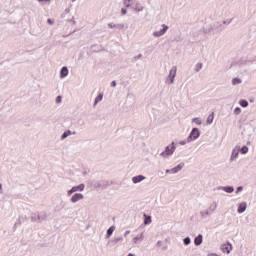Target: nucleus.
Returning a JSON list of instances; mask_svg holds the SVG:
<instances>
[{
	"mask_svg": "<svg viewBox=\"0 0 256 256\" xmlns=\"http://www.w3.org/2000/svg\"><path fill=\"white\" fill-rule=\"evenodd\" d=\"M143 57L142 54H139L138 56L135 57V59H141Z\"/></svg>",
	"mask_w": 256,
	"mask_h": 256,
	"instance_id": "46",
	"label": "nucleus"
},
{
	"mask_svg": "<svg viewBox=\"0 0 256 256\" xmlns=\"http://www.w3.org/2000/svg\"><path fill=\"white\" fill-rule=\"evenodd\" d=\"M61 101H62L61 96H57V97H56V103H61Z\"/></svg>",
	"mask_w": 256,
	"mask_h": 256,
	"instance_id": "40",
	"label": "nucleus"
},
{
	"mask_svg": "<svg viewBox=\"0 0 256 256\" xmlns=\"http://www.w3.org/2000/svg\"><path fill=\"white\" fill-rule=\"evenodd\" d=\"M184 245H191V238H189V237H186V238H184Z\"/></svg>",
	"mask_w": 256,
	"mask_h": 256,
	"instance_id": "32",
	"label": "nucleus"
},
{
	"mask_svg": "<svg viewBox=\"0 0 256 256\" xmlns=\"http://www.w3.org/2000/svg\"><path fill=\"white\" fill-rule=\"evenodd\" d=\"M203 243V235L199 234L195 239H194V244L199 246Z\"/></svg>",
	"mask_w": 256,
	"mask_h": 256,
	"instance_id": "18",
	"label": "nucleus"
},
{
	"mask_svg": "<svg viewBox=\"0 0 256 256\" xmlns=\"http://www.w3.org/2000/svg\"><path fill=\"white\" fill-rule=\"evenodd\" d=\"M166 173H171V169H167V170H166Z\"/></svg>",
	"mask_w": 256,
	"mask_h": 256,
	"instance_id": "48",
	"label": "nucleus"
},
{
	"mask_svg": "<svg viewBox=\"0 0 256 256\" xmlns=\"http://www.w3.org/2000/svg\"><path fill=\"white\" fill-rule=\"evenodd\" d=\"M133 2V0H123L125 7H127L128 9L133 7Z\"/></svg>",
	"mask_w": 256,
	"mask_h": 256,
	"instance_id": "24",
	"label": "nucleus"
},
{
	"mask_svg": "<svg viewBox=\"0 0 256 256\" xmlns=\"http://www.w3.org/2000/svg\"><path fill=\"white\" fill-rule=\"evenodd\" d=\"M130 233H131V231L127 230V231L124 233V237H127Z\"/></svg>",
	"mask_w": 256,
	"mask_h": 256,
	"instance_id": "45",
	"label": "nucleus"
},
{
	"mask_svg": "<svg viewBox=\"0 0 256 256\" xmlns=\"http://www.w3.org/2000/svg\"><path fill=\"white\" fill-rule=\"evenodd\" d=\"M241 191H243V186H239V187L236 189V194H237V193H241Z\"/></svg>",
	"mask_w": 256,
	"mask_h": 256,
	"instance_id": "38",
	"label": "nucleus"
},
{
	"mask_svg": "<svg viewBox=\"0 0 256 256\" xmlns=\"http://www.w3.org/2000/svg\"><path fill=\"white\" fill-rule=\"evenodd\" d=\"M113 241L117 245V243H119L120 241H123V237L115 238Z\"/></svg>",
	"mask_w": 256,
	"mask_h": 256,
	"instance_id": "36",
	"label": "nucleus"
},
{
	"mask_svg": "<svg viewBox=\"0 0 256 256\" xmlns=\"http://www.w3.org/2000/svg\"><path fill=\"white\" fill-rule=\"evenodd\" d=\"M77 22H73L74 25H76Z\"/></svg>",
	"mask_w": 256,
	"mask_h": 256,
	"instance_id": "50",
	"label": "nucleus"
},
{
	"mask_svg": "<svg viewBox=\"0 0 256 256\" xmlns=\"http://www.w3.org/2000/svg\"><path fill=\"white\" fill-rule=\"evenodd\" d=\"M130 9H132V11H135V13H141V11H143L145 9V7H143V5H141V2L134 1L132 3V6H130Z\"/></svg>",
	"mask_w": 256,
	"mask_h": 256,
	"instance_id": "6",
	"label": "nucleus"
},
{
	"mask_svg": "<svg viewBox=\"0 0 256 256\" xmlns=\"http://www.w3.org/2000/svg\"><path fill=\"white\" fill-rule=\"evenodd\" d=\"M241 151V147L235 146L232 150L231 156H230V162L233 163V161H237V157H239V153Z\"/></svg>",
	"mask_w": 256,
	"mask_h": 256,
	"instance_id": "7",
	"label": "nucleus"
},
{
	"mask_svg": "<svg viewBox=\"0 0 256 256\" xmlns=\"http://www.w3.org/2000/svg\"><path fill=\"white\" fill-rule=\"evenodd\" d=\"M81 200H83V194H81V193H75L70 198L71 203H79V201H81Z\"/></svg>",
	"mask_w": 256,
	"mask_h": 256,
	"instance_id": "9",
	"label": "nucleus"
},
{
	"mask_svg": "<svg viewBox=\"0 0 256 256\" xmlns=\"http://www.w3.org/2000/svg\"><path fill=\"white\" fill-rule=\"evenodd\" d=\"M121 12H122V15H127V9L122 8V9H121Z\"/></svg>",
	"mask_w": 256,
	"mask_h": 256,
	"instance_id": "41",
	"label": "nucleus"
},
{
	"mask_svg": "<svg viewBox=\"0 0 256 256\" xmlns=\"http://www.w3.org/2000/svg\"><path fill=\"white\" fill-rule=\"evenodd\" d=\"M108 27H110V29H115V27L117 29H124L125 25L123 24H113V23H109Z\"/></svg>",
	"mask_w": 256,
	"mask_h": 256,
	"instance_id": "19",
	"label": "nucleus"
},
{
	"mask_svg": "<svg viewBox=\"0 0 256 256\" xmlns=\"http://www.w3.org/2000/svg\"><path fill=\"white\" fill-rule=\"evenodd\" d=\"M234 115H241V108L240 107H236L234 109Z\"/></svg>",
	"mask_w": 256,
	"mask_h": 256,
	"instance_id": "33",
	"label": "nucleus"
},
{
	"mask_svg": "<svg viewBox=\"0 0 256 256\" xmlns=\"http://www.w3.org/2000/svg\"><path fill=\"white\" fill-rule=\"evenodd\" d=\"M231 21H233V20L231 19V20L224 21L223 24L224 25H231Z\"/></svg>",
	"mask_w": 256,
	"mask_h": 256,
	"instance_id": "39",
	"label": "nucleus"
},
{
	"mask_svg": "<svg viewBox=\"0 0 256 256\" xmlns=\"http://www.w3.org/2000/svg\"><path fill=\"white\" fill-rule=\"evenodd\" d=\"M214 119H215V112H211V114L207 117L206 123L208 125H211Z\"/></svg>",
	"mask_w": 256,
	"mask_h": 256,
	"instance_id": "20",
	"label": "nucleus"
},
{
	"mask_svg": "<svg viewBox=\"0 0 256 256\" xmlns=\"http://www.w3.org/2000/svg\"><path fill=\"white\" fill-rule=\"evenodd\" d=\"M73 133L71 132V130H68V131H65L62 136H61V139L64 140V139H67L69 137V135H72Z\"/></svg>",
	"mask_w": 256,
	"mask_h": 256,
	"instance_id": "26",
	"label": "nucleus"
},
{
	"mask_svg": "<svg viewBox=\"0 0 256 256\" xmlns=\"http://www.w3.org/2000/svg\"><path fill=\"white\" fill-rule=\"evenodd\" d=\"M146 177L143 175H138V176H134L132 177V182L134 183V185H137V183H141V181H145Z\"/></svg>",
	"mask_w": 256,
	"mask_h": 256,
	"instance_id": "13",
	"label": "nucleus"
},
{
	"mask_svg": "<svg viewBox=\"0 0 256 256\" xmlns=\"http://www.w3.org/2000/svg\"><path fill=\"white\" fill-rule=\"evenodd\" d=\"M218 204L217 202L213 201L210 206L208 207L209 213L212 215V213H215L217 211Z\"/></svg>",
	"mask_w": 256,
	"mask_h": 256,
	"instance_id": "14",
	"label": "nucleus"
},
{
	"mask_svg": "<svg viewBox=\"0 0 256 256\" xmlns=\"http://www.w3.org/2000/svg\"><path fill=\"white\" fill-rule=\"evenodd\" d=\"M177 147H175V142H172L170 145L165 147V150L160 153L162 159H169L173 153H175Z\"/></svg>",
	"mask_w": 256,
	"mask_h": 256,
	"instance_id": "1",
	"label": "nucleus"
},
{
	"mask_svg": "<svg viewBox=\"0 0 256 256\" xmlns=\"http://www.w3.org/2000/svg\"><path fill=\"white\" fill-rule=\"evenodd\" d=\"M175 77H177V66H173L170 69L169 74L165 80L166 85H173V83H175Z\"/></svg>",
	"mask_w": 256,
	"mask_h": 256,
	"instance_id": "2",
	"label": "nucleus"
},
{
	"mask_svg": "<svg viewBox=\"0 0 256 256\" xmlns=\"http://www.w3.org/2000/svg\"><path fill=\"white\" fill-rule=\"evenodd\" d=\"M179 145H187V140H182L179 142Z\"/></svg>",
	"mask_w": 256,
	"mask_h": 256,
	"instance_id": "42",
	"label": "nucleus"
},
{
	"mask_svg": "<svg viewBox=\"0 0 256 256\" xmlns=\"http://www.w3.org/2000/svg\"><path fill=\"white\" fill-rule=\"evenodd\" d=\"M45 219H47V214L45 212L38 214V221H45Z\"/></svg>",
	"mask_w": 256,
	"mask_h": 256,
	"instance_id": "25",
	"label": "nucleus"
},
{
	"mask_svg": "<svg viewBox=\"0 0 256 256\" xmlns=\"http://www.w3.org/2000/svg\"><path fill=\"white\" fill-rule=\"evenodd\" d=\"M239 105L242 107H249V102H247V100H240Z\"/></svg>",
	"mask_w": 256,
	"mask_h": 256,
	"instance_id": "29",
	"label": "nucleus"
},
{
	"mask_svg": "<svg viewBox=\"0 0 256 256\" xmlns=\"http://www.w3.org/2000/svg\"><path fill=\"white\" fill-rule=\"evenodd\" d=\"M113 231H115V226H111V227L107 230L106 239H109V237H111V235H113Z\"/></svg>",
	"mask_w": 256,
	"mask_h": 256,
	"instance_id": "23",
	"label": "nucleus"
},
{
	"mask_svg": "<svg viewBox=\"0 0 256 256\" xmlns=\"http://www.w3.org/2000/svg\"><path fill=\"white\" fill-rule=\"evenodd\" d=\"M247 211V202H242L238 206V213H245Z\"/></svg>",
	"mask_w": 256,
	"mask_h": 256,
	"instance_id": "15",
	"label": "nucleus"
},
{
	"mask_svg": "<svg viewBox=\"0 0 256 256\" xmlns=\"http://www.w3.org/2000/svg\"><path fill=\"white\" fill-rule=\"evenodd\" d=\"M211 216V214L209 213V210H205V211H200V217L201 219H207V217Z\"/></svg>",
	"mask_w": 256,
	"mask_h": 256,
	"instance_id": "21",
	"label": "nucleus"
},
{
	"mask_svg": "<svg viewBox=\"0 0 256 256\" xmlns=\"http://www.w3.org/2000/svg\"><path fill=\"white\" fill-rule=\"evenodd\" d=\"M221 251L223 253H227L229 255V253H231V251H233V245H231V243H226V244H223L221 246Z\"/></svg>",
	"mask_w": 256,
	"mask_h": 256,
	"instance_id": "8",
	"label": "nucleus"
},
{
	"mask_svg": "<svg viewBox=\"0 0 256 256\" xmlns=\"http://www.w3.org/2000/svg\"><path fill=\"white\" fill-rule=\"evenodd\" d=\"M69 75V68L67 66H63L60 70V79H65Z\"/></svg>",
	"mask_w": 256,
	"mask_h": 256,
	"instance_id": "12",
	"label": "nucleus"
},
{
	"mask_svg": "<svg viewBox=\"0 0 256 256\" xmlns=\"http://www.w3.org/2000/svg\"><path fill=\"white\" fill-rule=\"evenodd\" d=\"M0 189H3V186L0 184Z\"/></svg>",
	"mask_w": 256,
	"mask_h": 256,
	"instance_id": "49",
	"label": "nucleus"
},
{
	"mask_svg": "<svg viewBox=\"0 0 256 256\" xmlns=\"http://www.w3.org/2000/svg\"><path fill=\"white\" fill-rule=\"evenodd\" d=\"M145 238V234L142 232L139 236H136L133 238V243L135 245H137V243H141V241H143V239Z\"/></svg>",
	"mask_w": 256,
	"mask_h": 256,
	"instance_id": "16",
	"label": "nucleus"
},
{
	"mask_svg": "<svg viewBox=\"0 0 256 256\" xmlns=\"http://www.w3.org/2000/svg\"><path fill=\"white\" fill-rule=\"evenodd\" d=\"M217 189L218 191H225V193H233V191H235V188H233V186H220Z\"/></svg>",
	"mask_w": 256,
	"mask_h": 256,
	"instance_id": "11",
	"label": "nucleus"
},
{
	"mask_svg": "<svg viewBox=\"0 0 256 256\" xmlns=\"http://www.w3.org/2000/svg\"><path fill=\"white\" fill-rule=\"evenodd\" d=\"M151 223V216H148L145 220H144V224L145 225H149Z\"/></svg>",
	"mask_w": 256,
	"mask_h": 256,
	"instance_id": "34",
	"label": "nucleus"
},
{
	"mask_svg": "<svg viewBox=\"0 0 256 256\" xmlns=\"http://www.w3.org/2000/svg\"><path fill=\"white\" fill-rule=\"evenodd\" d=\"M74 193H77V191H85V184H79L78 186L72 187Z\"/></svg>",
	"mask_w": 256,
	"mask_h": 256,
	"instance_id": "17",
	"label": "nucleus"
},
{
	"mask_svg": "<svg viewBox=\"0 0 256 256\" xmlns=\"http://www.w3.org/2000/svg\"><path fill=\"white\" fill-rule=\"evenodd\" d=\"M240 153L242 155H247V153H249V147L243 146L242 148H240Z\"/></svg>",
	"mask_w": 256,
	"mask_h": 256,
	"instance_id": "27",
	"label": "nucleus"
},
{
	"mask_svg": "<svg viewBox=\"0 0 256 256\" xmlns=\"http://www.w3.org/2000/svg\"><path fill=\"white\" fill-rule=\"evenodd\" d=\"M75 193V190H73V188H71L70 190L67 191V196L71 197V195Z\"/></svg>",
	"mask_w": 256,
	"mask_h": 256,
	"instance_id": "35",
	"label": "nucleus"
},
{
	"mask_svg": "<svg viewBox=\"0 0 256 256\" xmlns=\"http://www.w3.org/2000/svg\"><path fill=\"white\" fill-rule=\"evenodd\" d=\"M201 69H203V63H197L195 65V72L199 73Z\"/></svg>",
	"mask_w": 256,
	"mask_h": 256,
	"instance_id": "28",
	"label": "nucleus"
},
{
	"mask_svg": "<svg viewBox=\"0 0 256 256\" xmlns=\"http://www.w3.org/2000/svg\"><path fill=\"white\" fill-rule=\"evenodd\" d=\"M111 87H117V82L116 81H112L111 82Z\"/></svg>",
	"mask_w": 256,
	"mask_h": 256,
	"instance_id": "44",
	"label": "nucleus"
},
{
	"mask_svg": "<svg viewBox=\"0 0 256 256\" xmlns=\"http://www.w3.org/2000/svg\"><path fill=\"white\" fill-rule=\"evenodd\" d=\"M201 136V132L197 128H193L190 135L187 138V143H191V141H195L196 139H199Z\"/></svg>",
	"mask_w": 256,
	"mask_h": 256,
	"instance_id": "4",
	"label": "nucleus"
},
{
	"mask_svg": "<svg viewBox=\"0 0 256 256\" xmlns=\"http://www.w3.org/2000/svg\"><path fill=\"white\" fill-rule=\"evenodd\" d=\"M192 123H195L196 125H201L202 123L201 118L199 117L193 118Z\"/></svg>",
	"mask_w": 256,
	"mask_h": 256,
	"instance_id": "30",
	"label": "nucleus"
},
{
	"mask_svg": "<svg viewBox=\"0 0 256 256\" xmlns=\"http://www.w3.org/2000/svg\"><path fill=\"white\" fill-rule=\"evenodd\" d=\"M240 83H242V81L239 78H234L232 80V85H240Z\"/></svg>",
	"mask_w": 256,
	"mask_h": 256,
	"instance_id": "31",
	"label": "nucleus"
},
{
	"mask_svg": "<svg viewBox=\"0 0 256 256\" xmlns=\"http://www.w3.org/2000/svg\"><path fill=\"white\" fill-rule=\"evenodd\" d=\"M157 245L161 246V245H163V242L162 241H158Z\"/></svg>",
	"mask_w": 256,
	"mask_h": 256,
	"instance_id": "47",
	"label": "nucleus"
},
{
	"mask_svg": "<svg viewBox=\"0 0 256 256\" xmlns=\"http://www.w3.org/2000/svg\"><path fill=\"white\" fill-rule=\"evenodd\" d=\"M161 27L162 29L158 31H154L152 33L153 37H156V38L163 37V35H165L167 31H169V26H167L166 24H162Z\"/></svg>",
	"mask_w": 256,
	"mask_h": 256,
	"instance_id": "5",
	"label": "nucleus"
},
{
	"mask_svg": "<svg viewBox=\"0 0 256 256\" xmlns=\"http://www.w3.org/2000/svg\"><path fill=\"white\" fill-rule=\"evenodd\" d=\"M100 101H103V94H99L94 101L93 107H97V103H100Z\"/></svg>",
	"mask_w": 256,
	"mask_h": 256,
	"instance_id": "22",
	"label": "nucleus"
},
{
	"mask_svg": "<svg viewBox=\"0 0 256 256\" xmlns=\"http://www.w3.org/2000/svg\"><path fill=\"white\" fill-rule=\"evenodd\" d=\"M210 33H221L223 31V24L219 21L214 22L209 29Z\"/></svg>",
	"mask_w": 256,
	"mask_h": 256,
	"instance_id": "3",
	"label": "nucleus"
},
{
	"mask_svg": "<svg viewBox=\"0 0 256 256\" xmlns=\"http://www.w3.org/2000/svg\"><path fill=\"white\" fill-rule=\"evenodd\" d=\"M183 167H185V163H180L177 166H175L174 168L171 169V174L175 175L177 173H179V171L183 170Z\"/></svg>",
	"mask_w": 256,
	"mask_h": 256,
	"instance_id": "10",
	"label": "nucleus"
},
{
	"mask_svg": "<svg viewBox=\"0 0 256 256\" xmlns=\"http://www.w3.org/2000/svg\"><path fill=\"white\" fill-rule=\"evenodd\" d=\"M40 3H50L51 0H38Z\"/></svg>",
	"mask_w": 256,
	"mask_h": 256,
	"instance_id": "43",
	"label": "nucleus"
},
{
	"mask_svg": "<svg viewBox=\"0 0 256 256\" xmlns=\"http://www.w3.org/2000/svg\"><path fill=\"white\" fill-rule=\"evenodd\" d=\"M47 23H49V25H53V23H55V20L48 18Z\"/></svg>",
	"mask_w": 256,
	"mask_h": 256,
	"instance_id": "37",
	"label": "nucleus"
}]
</instances>
